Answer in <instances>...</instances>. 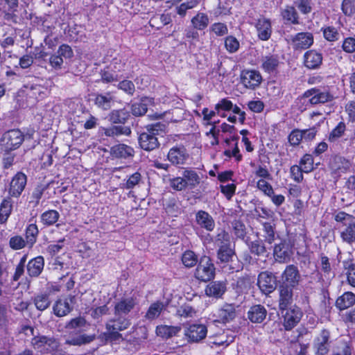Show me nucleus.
Wrapping results in <instances>:
<instances>
[{
	"label": "nucleus",
	"instance_id": "1",
	"mask_svg": "<svg viewBox=\"0 0 355 355\" xmlns=\"http://www.w3.org/2000/svg\"><path fill=\"white\" fill-rule=\"evenodd\" d=\"M336 222L340 223V236L347 243L355 241V217L344 211H339L334 216Z\"/></svg>",
	"mask_w": 355,
	"mask_h": 355
},
{
	"label": "nucleus",
	"instance_id": "2",
	"mask_svg": "<svg viewBox=\"0 0 355 355\" xmlns=\"http://www.w3.org/2000/svg\"><path fill=\"white\" fill-rule=\"evenodd\" d=\"M304 96L309 98L311 105L325 103L332 101L335 96L329 87H313L305 92Z\"/></svg>",
	"mask_w": 355,
	"mask_h": 355
},
{
	"label": "nucleus",
	"instance_id": "3",
	"mask_svg": "<svg viewBox=\"0 0 355 355\" xmlns=\"http://www.w3.org/2000/svg\"><path fill=\"white\" fill-rule=\"evenodd\" d=\"M116 317V319L109 320L106 324L107 338L114 340L121 338L119 331L126 329L130 324L128 318L121 316Z\"/></svg>",
	"mask_w": 355,
	"mask_h": 355
},
{
	"label": "nucleus",
	"instance_id": "4",
	"mask_svg": "<svg viewBox=\"0 0 355 355\" xmlns=\"http://www.w3.org/2000/svg\"><path fill=\"white\" fill-rule=\"evenodd\" d=\"M215 275V267L208 257H203L195 271V277L202 282H208Z\"/></svg>",
	"mask_w": 355,
	"mask_h": 355
},
{
	"label": "nucleus",
	"instance_id": "5",
	"mask_svg": "<svg viewBox=\"0 0 355 355\" xmlns=\"http://www.w3.org/2000/svg\"><path fill=\"white\" fill-rule=\"evenodd\" d=\"M24 141V135L19 130H11L3 134L1 145L6 151L15 150L20 146Z\"/></svg>",
	"mask_w": 355,
	"mask_h": 355
},
{
	"label": "nucleus",
	"instance_id": "6",
	"mask_svg": "<svg viewBox=\"0 0 355 355\" xmlns=\"http://www.w3.org/2000/svg\"><path fill=\"white\" fill-rule=\"evenodd\" d=\"M283 314V325L286 330L289 331L293 329L300 321L302 317L301 309L294 305L286 309Z\"/></svg>",
	"mask_w": 355,
	"mask_h": 355
},
{
	"label": "nucleus",
	"instance_id": "7",
	"mask_svg": "<svg viewBox=\"0 0 355 355\" xmlns=\"http://www.w3.org/2000/svg\"><path fill=\"white\" fill-rule=\"evenodd\" d=\"M257 285L261 291L266 294L272 293L277 286L276 277L271 272L264 271L258 276Z\"/></svg>",
	"mask_w": 355,
	"mask_h": 355
},
{
	"label": "nucleus",
	"instance_id": "8",
	"mask_svg": "<svg viewBox=\"0 0 355 355\" xmlns=\"http://www.w3.org/2000/svg\"><path fill=\"white\" fill-rule=\"evenodd\" d=\"M262 76L256 70H243L241 73V82L249 89H255L262 82Z\"/></svg>",
	"mask_w": 355,
	"mask_h": 355
},
{
	"label": "nucleus",
	"instance_id": "9",
	"mask_svg": "<svg viewBox=\"0 0 355 355\" xmlns=\"http://www.w3.org/2000/svg\"><path fill=\"white\" fill-rule=\"evenodd\" d=\"M275 259L279 263H286L290 261L293 254V248L289 241H281L276 244L273 250Z\"/></svg>",
	"mask_w": 355,
	"mask_h": 355
},
{
	"label": "nucleus",
	"instance_id": "10",
	"mask_svg": "<svg viewBox=\"0 0 355 355\" xmlns=\"http://www.w3.org/2000/svg\"><path fill=\"white\" fill-rule=\"evenodd\" d=\"M330 333L322 329L314 338L313 348L316 355H326L329 351Z\"/></svg>",
	"mask_w": 355,
	"mask_h": 355
},
{
	"label": "nucleus",
	"instance_id": "11",
	"mask_svg": "<svg viewBox=\"0 0 355 355\" xmlns=\"http://www.w3.org/2000/svg\"><path fill=\"white\" fill-rule=\"evenodd\" d=\"M26 182L27 178L24 173L21 172L17 173L10 183L9 195L11 197H19L24 191Z\"/></svg>",
	"mask_w": 355,
	"mask_h": 355
},
{
	"label": "nucleus",
	"instance_id": "12",
	"mask_svg": "<svg viewBox=\"0 0 355 355\" xmlns=\"http://www.w3.org/2000/svg\"><path fill=\"white\" fill-rule=\"evenodd\" d=\"M300 277L297 268L294 265H289L286 266L282 274L281 286H287L288 288H293L299 284Z\"/></svg>",
	"mask_w": 355,
	"mask_h": 355
},
{
	"label": "nucleus",
	"instance_id": "13",
	"mask_svg": "<svg viewBox=\"0 0 355 355\" xmlns=\"http://www.w3.org/2000/svg\"><path fill=\"white\" fill-rule=\"evenodd\" d=\"M207 333V329L205 325L193 324L185 330L184 334L189 341L197 343L204 339Z\"/></svg>",
	"mask_w": 355,
	"mask_h": 355
},
{
	"label": "nucleus",
	"instance_id": "14",
	"mask_svg": "<svg viewBox=\"0 0 355 355\" xmlns=\"http://www.w3.org/2000/svg\"><path fill=\"white\" fill-rule=\"evenodd\" d=\"M291 42L295 49H305L313 44V37L310 33H299L292 37Z\"/></svg>",
	"mask_w": 355,
	"mask_h": 355
},
{
	"label": "nucleus",
	"instance_id": "15",
	"mask_svg": "<svg viewBox=\"0 0 355 355\" xmlns=\"http://www.w3.org/2000/svg\"><path fill=\"white\" fill-rule=\"evenodd\" d=\"M189 155L184 147H173L168 153V161L173 165L184 164L187 161Z\"/></svg>",
	"mask_w": 355,
	"mask_h": 355
},
{
	"label": "nucleus",
	"instance_id": "16",
	"mask_svg": "<svg viewBox=\"0 0 355 355\" xmlns=\"http://www.w3.org/2000/svg\"><path fill=\"white\" fill-rule=\"evenodd\" d=\"M139 144L142 149L147 151L153 150L159 146L157 137L148 130L140 134Z\"/></svg>",
	"mask_w": 355,
	"mask_h": 355
},
{
	"label": "nucleus",
	"instance_id": "17",
	"mask_svg": "<svg viewBox=\"0 0 355 355\" xmlns=\"http://www.w3.org/2000/svg\"><path fill=\"white\" fill-rule=\"evenodd\" d=\"M279 293V308L283 313V311L288 309L293 302V288H288L287 286H280Z\"/></svg>",
	"mask_w": 355,
	"mask_h": 355
},
{
	"label": "nucleus",
	"instance_id": "18",
	"mask_svg": "<svg viewBox=\"0 0 355 355\" xmlns=\"http://www.w3.org/2000/svg\"><path fill=\"white\" fill-rule=\"evenodd\" d=\"M261 68L266 73H270L277 71L279 64V58L276 54H268L262 56Z\"/></svg>",
	"mask_w": 355,
	"mask_h": 355
},
{
	"label": "nucleus",
	"instance_id": "19",
	"mask_svg": "<svg viewBox=\"0 0 355 355\" xmlns=\"http://www.w3.org/2000/svg\"><path fill=\"white\" fill-rule=\"evenodd\" d=\"M237 141L238 137H233L225 139V142L227 148L225 150L223 153L227 157H234L237 162H240L242 159V155L240 153Z\"/></svg>",
	"mask_w": 355,
	"mask_h": 355
},
{
	"label": "nucleus",
	"instance_id": "20",
	"mask_svg": "<svg viewBox=\"0 0 355 355\" xmlns=\"http://www.w3.org/2000/svg\"><path fill=\"white\" fill-rule=\"evenodd\" d=\"M136 304L135 300L132 297L124 298L116 302L114 306L115 316H121L127 315L131 311Z\"/></svg>",
	"mask_w": 355,
	"mask_h": 355
},
{
	"label": "nucleus",
	"instance_id": "21",
	"mask_svg": "<svg viewBox=\"0 0 355 355\" xmlns=\"http://www.w3.org/2000/svg\"><path fill=\"white\" fill-rule=\"evenodd\" d=\"M197 224L207 231L211 232L215 227V223L212 216L207 211L200 210L196 214Z\"/></svg>",
	"mask_w": 355,
	"mask_h": 355
},
{
	"label": "nucleus",
	"instance_id": "22",
	"mask_svg": "<svg viewBox=\"0 0 355 355\" xmlns=\"http://www.w3.org/2000/svg\"><path fill=\"white\" fill-rule=\"evenodd\" d=\"M73 300V297H69L57 300L53 307L55 315L58 317H62L69 313L72 310L71 304Z\"/></svg>",
	"mask_w": 355,
	"mask_h": 355
},
{
	"label": "nucleus",
	"instance_id": "23",
	"mask_svg": "<svg viewBox=\"0 0 355 355\" xmlns=\"http://www.w3.org/2000/svg\"><path fill=\"white\" fill-rule=\"evenodd\" d=\"M304 65L310 69H318L322 62V55L321 53L313 51H308L304 55Z\"/></svg>",
	"mask_w": 355,
	"mask_h": 355
},
{
	"label": "nucleus",
	"instance_id": "24",
	"mask_svg": "<svg viewBox=\"0 0 355 355\" xmlns=\"http://www.w3.org/2000/svg\"><path fill=\"white\" fill-rule=\"evenodd\" d=\"M259 38L261 40H268L272 33L271 24L269 19L265 18L259 19L256 24Z\"/></svg>",
	"mask_w": 355,
	"mask_h": 355
},
{
	"label": "nucleus",
	"instance_id": "25",
	"mask_svg": "<svg viewBox=\"0 0 355 355\" xmlns=\"http://www.w3.org/2000/svg\"><path fill=\"white\" fill-rule=\"evenodd\" d=\"M134 149L128 145L120 144L115 145L111 148V155L116 158L127 159L134 156Z\"/></svg>",
	"mask_w": 355,
	"mask_h": 355
},
{
	"label": "nucleus",
	"instance_id": "26",
	"mask_svg": "<svg viewBox=\"0 0 355 355\" xmlns=\"http://www.w3.org/2000/svg\"><path fill=\"white\" fill-rule=\"evenodd\" d=\"M44 266V258L41 256L30 260L27 264V272L31 277L39 276Z\"/></svg>",
	"mask_w": 355,
	"mask_h": 355
},
{
	"label": "nucleus",
	"instance_id": "27",
	"mask_svg": "<svg viewBox=\"0 0 355 355\" xmlns=\"http://www.w3.org/2000/svg\"><path fill=\"white\" fill-rule=\"evenodd\" d=\"M266 309L261 305L252 306L248 312V319L253 323H261L266 318Z\"/></svg>",
	"mask_w": 355,
	"mask_h": 355
},
{
	"label": "nucleus",
	"instance_id": "28",
	"mask_svg": "<svg viewBox=\"0 0 355 355\" xmlns=\"http://www.w3.org/2000/svg\"><path fill=\"white\" fill-rule=\"evenodd\" d=\"M226 290V285L223 282H213L208 284L205 288L207 296L215 298L220 297Z\"/></svg>",
	"mask_w": 355,
	"mask_h": 355
},
{
	"label": "nucleus",
	"instance_id": "29",
	"mask_svg": "<svg viewBox=\"0 0 355 355\" xmlns=\"http://www.w3.org/2000/svg\"><path fill=\"white\" fill-rule=\"evenodd\" d=\"M215 315L218 318V321L224 323L227 322L234 318L236 315L235 309L232 304H226L217 310Z\"/></svg>",
	"mask_w": 355,
	"mask_h": 355
},
{
	"label": "nucleus",
	"instance_id": "30",
	"mask_svg": "<svg viewBox=\"0 0 355 355\" xmlns=\"http://www.w3.org/2000/svg\"><path fill=\"white\" fill-rule=\"evenodd\" d=\"M354 303L355 295L351 292H346L336 300V306L340 310H345Z\"/></svg>",
	"mask_w": 355,
	"mask_h": 355
},
{
	"label": "nucleus",
	"instance_id": "31",
	"mask_svg": "<svg viewBox=\"0 0 355 355\" xmlns=\"http://www.w3.org/2000/svg\"><path fill=\"white\" fill-rule=\"evenodd\" d=\"M182 175L184 179L187 187L193 189L200 183V178L193 170L185 169L182 171Z\"/></svg>",
	"mask_w": 355,
	"mask_h": 355
},
{
	"label": "nucleus",
	"instance_id": "32",
	"mask_svg": "<svg viewBox=\"0 0 355 355\" xmlns=\"http://www.w3.org/2000/svg\"><path fill=\"white\" fill-rule=\"evenodd\" d=\"M209 23V19L207 14L198 12L192 19L191 24L194 28L202 31L205 29Z\"/></svg>",
	"mask_w": 355,
	"mask_h": 355
},
{
	"label": "nucleus",
	"instance_id": "33",
	"mask_svg": "<svg viewBox=\"0 0 355 355\" xmlns=\"http://www.w3.org/2000/svg\"><path fill=\"white\" fill-rule=\"evenodd\" d=\"M60 214L54 209H49L41 214L40 220L43 225L51 226L54 225L59 219Z\"/></svg>",
	"mask_w": 355,
	"mask_h": 355
},
{
	"label": "nucleus",
	"instance_id": "34",
	"mask_svg": "<svg viewBox=\"0 0 355 355\" xmlns=\"http://www.w3.org/2000/svg\"><path fill=\"white\" fill-rule=\"evenodd\" d=\"M129 116V113L124 109L112 110L109 116V121L112 123H125Z\"/></svg>",
	"mask_w": 355,
	"mask_h": 355
},
{
	"label": "nucleus",
	"instance_id": "35",
	"mask_svg": "<svg viewBox=\"0 0 355 355\" xmlns=\"http://www.w3.org/2000/svg\"><path fill=\"white\" fill-rule=\"evenodd\" d=\"M111 69L114 71L121 78H123L125 73L128 71V66L125 60L120 58H115L112 60L109 65Z\"/></svg>",
	"mask_w": 355,
	"mask_h": 355
},
{
	"label": "nucleus",
	"instance_id": "36",
	"mask_svg": "<svg viewBox=\"0 0 355 355\" xmlns=\"http://www.w3.org/2000/svg\"><path fill=\"white\" fill-rule=\"evenodd\" d=\"M180 328L168 325H160L156 328V334L163 338H171L178 334Z\"/></svg>",
	"mask_w": 355,
	"mask_h": 355
},
{
	"label": "nucleus",
	"instance_id": "37",
	"mask_svg": "<svg viewBox=\"0 0 355 355\" xmlns=\"http://www.w3.org/2000/svg\"><path fill=\"white\" fill-rule=\"evenodd\" d=\"M282 16L284 20L293 24H298V15L293 6H286L282 10Z\"/></svg>",
	"mask_w": 355,
	"mask_h": 355
},
{
	"label": "nucleus",
	"instance_id": "38",
	"mask_svg": "<svg viewBox=\"0 0 355 355\" xmlns=\"http://www.w3.org/2000/svg\"><path fill=\"white\" fill-rule=\"evenodd\" d=\"M131 133L130 129L127 126L114 125L104 128V134L107 137H115L119 135H129Z\"/></svg>",
	"mask_w": 355,
	"mask_h": 355
},
{
	"label": "nucleus",
	"instance_id": "39",
	"mask_svg": "<svg viewBox=\"0 0 355 355\" xmlns=\"http://www.w3.org/2000/svg\"><path fill=\"white\" fill-rule=\"evenodd\" d=\"M113 101V97L110 94H106L105 95L98 94L94 100L95 104L104 110L110 109Z\"/></svg>",
	"mask_w": 355,
	"mask_h": 355
},
{
	"label": "nucleus",
	"instance_id": "40",
	"mask_svg": "<svg viewBox=\"0 0 355 355\" xmlns=\"http://www.w3.org/2000/svg\"><path fill=\"white\" fill-rule=\"evenodd\" d=\"M166 305L161 302L153 303L146 313V318L148 320H154L159 317Z\"/></svg>",
	"mask_w": 355,
	"mask_h": 355
},
{
	"label": "nucleus",
	"instance_id": "41",
	"mask_svg": "<svg viewBox=\"0 0 355 355\" xmlns=\"http://www.w3.org/2000/svg\"><path fill=\"white\" fill-rule=\"evenodd\" d=\"M150 102L148 98H144L139 103L132 105V113L135 116H141L146 113L148 110V103Z\"/></svg>",
	"mask_w": 355,
	"mask_h": 355
},
{
	"label": "nucleus",
	"instance_id": "42",
	"mask_svg": "<svg viewBox=\"0 0 355 355\" xmlns=\"http://www.w3.org/2000/svg\"><path fill=\"white\" fill-rule=\"evenodd\" d=\"M248 247L251 253L257 256H264L266 252V248L261 240L257 239L250 241Z\"/></svg>",
	"mask_w": 355,
	"mask_h": 355
},
{
	"label": "nucleus",
	"instance_id": "43",
	"mask_svg": "<svg viewBox=\"0 0 355 355\" xmlns=\"http://www.w3.org/2000/svg\"><path fill=\"white\" fill-rule=\"evenodd\" d=\"M34 304L37 309L40 311H44L51 304L49 295L47 293L37 295L34 298Z\"/></svg>",
	"mask_w": 355,
	"mask_h": 355
},
{
	"label": "nucleus",
	"instance_id": "44",
	"mask_svg": "<svg viewBox=\"0 0 355 355\" xmlns=\"http://www.w3.org/2000/svg\"><path fill=\"white\" fill-rule=\"evenodd\" d=\"M94 337L86 334H81L76 337H70L66 340V343L70 345H82L89 343Z\"/></svg>",
	"mask_w": 355,
	"mask_h": 355
},
{
	"label": "nucleus",
	"instance_id": "45",
	"mask_svg": "<svg viewBox=\"0 0 355 355\" xmlns=\"http://www.w3.org/2000/svg\"><path fill=\"white\" fill-rule=\"evenodd\" d=\"M346 130V125L344 122H340L338 125L331 131L329 135V141L330 142H336L340 137H343Z\"/></svg>",
	"mask_w": 355,
	"mask_h": 355
},
{
	"label": "nucleus",
	"instance_id": "46",
	"mask_svg": "<svg viewBox=\"0 0 355 355\" xmlns=\"http://www.w3.org/2000/svg\"><path fill=\"white\" fill-rule=\"evenodd\" d=\"M214 244L218 248H223V246H231V241L230 234L225 231L221 230L216 236Z\"/></svg>",
	"mask_w": 355,
	"mask_h": 355
},
{
	"label": "nucleus",
	"instance_id": "47",
	"mask_svg": "<svg viewBox=\"0 0 355 355\" xmlns=\"http://www.w3.org/2000/svg\"><path fill=\"white\" fill-rule=\"evenodd\" d=\"M214 244L218 248H223V246H231V241L230 234L225 231L221 230L216 236Z\"/></svg>",
	"mask_w": 355,
	"mask_h": 355
},
{
	"label": "nucleus",
	"instance_id": "48",
	"mask_svg": "<svg viewBox=\"0 0 355 355\" xmlns=\"http://www.w3.org/2000/svg\"><path fill=\"white\" fill-rule=\"evenodd\" d=\"M12 210V204L10 200L4 199L0 205V223H4L8 220Z\"/></svg>",
	"mask_w": 355,
	"mask_h": 355
},
{
	"label": "nucleus",
	"instance_id": "49",
	"mask_svg": "<svg viewBox=\"0 0 355 355\" xmlns=\"http://www.w3.org/2000/svg\"><path fill=\"white\" fill-rule=\"evenodd\" d=\"M234 254V250L231 246L220 248L217 252L218 259L221 262H229Z\"/></svg>",
	"mask_w": 355,
	"mask_h": 355
},
{
	"label": "nucleus",
	"instance_id": "50",
	"mask_svg": "<svg viewBox=\"0 0 355 355\" xmlns=\"http://www.w3.org/2000/svg\"><path fill=\"white\" fill-rule=\"evenodd\" d=\"M349 167V162L341 157H336L334 163L332 164V168L339 173L346 172Z\"/></svg>",
	"mask_w": 355,
	"mask_h": 355
},
{
	"label": "nucleus",
	"instance_id": "51",
	"mask_svg": "<svg viewBox=\"0 0 355 355\" xmlns=\"http://www.w3.org/2000/svg\"><path fill=\"white\" fill-rule=\"evenodd\" d=\"M224 44L226 51L230 53H234L237 52L240 47L239 40L232 35L225 37Z\"/></svg>",
	"mask_w": 355,
	"mask_h": 355
},
{
	"label": "nucleus",
	"instance_id": "52",
	"mask_svg": "<svg viewBox=\"0 0 355 355\" xmlns=\"http://www.w3.org/2000/svg\"><path fill=\"white\" fill-rule=\"evenodd\" d=\"M101 79L103 83H110L119 81L121 79L110 66L101 73Z\"/></svg>",
	"mask_w": 355,
	"mask_h": 355
},
{
	"label": "nucleus",
	"instance_id": "53",
	"mask_svg": "<svg viewBox=\"0 0 355 355\" xmlns=\"http://www.w3.org/2000/svg\"><path fill=\"white\" fill-rule=\"evenodd\" d=\"M233 108V103L231 101L227 98H223L218 101V103L215 105V110L217 112V114L225 117V115L221 113L222 111H230Z\"/></svg>",
	"mask_w": 355,
	"mask_h": 355
},
{
	"label": "nucleus",
	"instance_id": "54",
	"mask_svg": "<svg viewBox=\"0 0 355 355\" xmlns=\"http://www.w3.org/2000/svg\"><path fill=\"white\" fill-rule=\"evenodd\" d=\"M182 261L186 267L191 268L196 264L198 257L193 251L187 250L183 253Z\"/></svg>",
	"mask_w": 355,
	"mask_h": 355
},
{
	"label": "nucleus",
	"instance_id": "55",
	"mask_svg": "<svg viewBox=\"0 0 355 355\" xmlns=\"http://www.w3.org/2000/svg\"><path fill=\"white\" fill-rule=\"evenodd\" d=\"M38 228L35 224H30L26 230V237L27 243L32 246L36 241L38 234Z\"/></svg>",
	"mask_w": 355,
	"mask_h": 355
},
{
	"label": "nucleus",
	"instance_id": "56",
	"mask_svg": "<svg viewBox=\"0 0 355 355\" xmlns=\"http://www.w3.org/2000/svg\"><path fill=\"white\" fill-rule=\"evenodd\" d=\"M86 326V320L83 317H77L71 319L67 324L66 329L70 330H82Z\"/></svg>",
	"mask_w": 355,
	"mask_h": 355
},
{
	"label": "nucleus",
	"instance_id": "57",
	"mask_svg": "<svg viewBox=\"0 0 355 355\" xmlns=\"http://www.w3.org/2000/svg\"><path fill=\"white\" fill-rule=\"evenodd\" d=\"M264 232V241L268 244H272L276 239V235L272 225L269 223L263 225Z\"/></svg>",
	"mask_w": 355,
	"mask_h": 355
},
{
	"label": "nucleus",
	"instance_id": "58",
	"mask_svg": "<svg viewBox=\"0 0 355 355\" xmlns=\"http://www.w3.org/2000/svg\"><path fill=\"white\" fill-rule=\"evenodd\" d=\"M302 135V130L300 129H294L292 130L288 137L290 145L292 146H298L303 140Z\"/></svg>",
	"mask_w": 355,
	"mask_h": 355
},
{
	"label": "nucleus",
	"instance_id": "59",
	"mask_svg": "<svg viewBox=\"0 0 355 355\" xmlns=\"http://www.w3.org/2000/svg\"><path fill=\"white\" fill-rule=\"evenodd\" d=\"M300 167L304 173H309L313 169V159L309 154L304 155L300 160Z\"/></svg>",
	"mask_w": 355,
	"mask_h": 355
},
{
	"label": "nucleus",
	"instance_id": "60",
	"mask_svg": "<svg viewBox=\"0 0 355 355\" xmlns=\"http://www.w3.org/2000/svg\"><path fill=\"white\" fill-rule=\"evenodd\" d=\"M210 31L219 37L224 36L228 33L227 25L221 22L214 23L210 26Z\"/></svg>",
	"mask_w": 355,
	"mask_h": 355
},
{
	"label": "nucleus",
	"instance_id": "61",
	"mask_svg": "<svg viewBox=\"0 0 355 355\" xmlns=\"http://www.w3.org/2000/svg\"><path fill=\"white\" fill-rule=\"evenodd\" d=\"M166 128L167 126L166 123L157 122L147 125L146 130L155 136H157L165 132Z\"/></svg>",
	"mask_w": 355,
	"mask_h": 355
},
{
	"label": "nucleus",
	"instance_id": "62",
	"mask_svg": "<svg viewBox=\"0 0 355 355\" xmlns=\"http://www.w3.org/2000/svg\"><path fill=\"white\" fill-rule=\"evenodd\" d=\"M323 35L324 38L329 42L336 41L339 38V33L337 29L332 26L324 28Z\"/></svg>",
	"mask_w": 355,
	"mask_h": 355
},
{
	"label": "nucleus",
	"instance_id": "63",
	"mask_svg": "<svg viewBox=\"0 0 355 355\" xmlns=\"http://www.w3.org/2000/svg\"><path fill=\"white\" fill-rule=\"evenodd\" d=\"M169 185L175 191H182L187 188L186 182L183 176L170 179Z\"/></svg>",
	"mask_w": 355,
	"mask_h": 355
},
{
	"label": "nucleus",
	"instance_id": "64",
	"mask_svg": "<svg viewBox=\"0 0 355 355\" xmlns=\"http://www.w3.org/2000/svg\"><path fill=\"white\" fill-rule=\"evenodd\" d=\"M118 89H121L128 95H133L135 91L134 83L131 80H123L119 83Z\"/></svg>",
	"mask_w": 355,
	"mask_h": 355
}]
</instances>
